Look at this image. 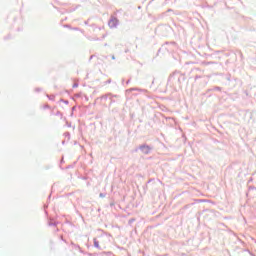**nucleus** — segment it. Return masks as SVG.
<instances>
[{"instance_id": "obj_2", "label": "nucleus", "mask_w": 256, "mask_h": 256, "mask_svg": "<svg viewBox=\"0 0 256 256\" xmlns=\"http://www.w3.org/2000/svg\"><path fill=\"white\" fill-rule=\"evenodd\" d=\"M147 151H149V147H146Z\"/></svg>"}, {"instance_id": "obj_1", "label": "nucleus", "mask_w": 256, "mask_h": 256, "mask_svg": "<svg viewBox=\"0 0 256 256\" xmlns=\"http://www.w3.org/2000/svg\"><path fill=\"white\" fill-rule=\"evenodd\" d=\"M109 27H111L112 29L117 27V25H119V20L115 17H112L108 23Z\"/></svg>"}]
</instances>
